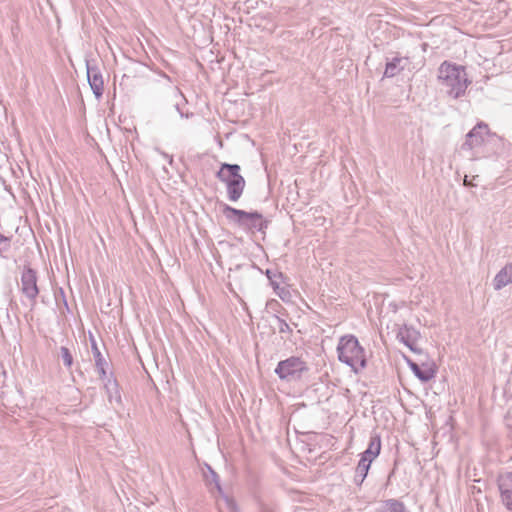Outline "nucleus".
<instances>
[{"label": "nucleus", "instance_id": "nucleus-1", "mask_svg": "<svg viewBox=\"0 0 512 512\" xmlns=\"http://www.w3.org/2000/svg\"><path fill=\"white\" fill-rule=\"evenodd\" d=\"M438 80L442 89L452 98L457 99L464 95L468 80L464 69L443 62L439 68Z\"/></svg>", "mask_w": 512, "mask_h": 512}, {"label": "nucleus", "instance_id": "nucleus-2", "mask_svg": "<svg viewBox=\"0 0 512 512\" xmlns=\"http://www.w3.org/2000/svg\"><path fill=\"white\" fill-rule=\"evenodd\" d=\"M222 213L228 222L251 233L264 232L269 224V221L264 219L263 215L257 211L247 212L224 204Z\"/></svg>", "mask_w": 512, "mask_h": 512}, {"label": "nucleus", "instance_id": "nucleus-3", "mask_svg": "<svg viewBox=\"0 0 512 512\" xmlns=\"http://www.w3.org/2000/svg\"><path fill=\"white\" fill-rule=\"evenodd\" d=\"M337 352L338 359L351 367L354 372L358 373L366 367L365 351L355 336L345 335L341 337L337 346Z\"/></svg>", "mask_w": 512, "mask_h": 512}, {"label": "nucleus", "instance_id": "nucleus-4", "mask_svg": "<svg viewBox=\"0 0 512 512\" xmlns=\"http://www.w3.org/2000/svg\"><path fill=\"white\" fill-rule=\"evenodd\" d=\"M241 167L238 164L222 163L216 172V178L225 184L227 198L237 202L243 195L246 181L240 174Z\"/></svg>", "mask_w": 512, "mask_h": 512}, {"label": "nucleus", "instance_id": "nucleus-5", "mask_svg": "<svg viewBox=\"0 0 512 512\" xmlns=\"http://www.w3.org/2000/svg\"><path fill=\"white\" fill-rule=\"evenodd\" d=\"M308 371V366L300 357L291 356L278 363L275 373L281 380L287 382L298 381L303 373Z\"/></svg>", "mask_w": 512, "mask_h": 512}, {"label": "nucleus", "instance_id": "nucleus-6", "mask_svg": "<svg viewBox=\"0 0 512 512\" xmlns=\"http://www.w3.org/2000/svg\"><path fill=\"white\" fill-rule=\"evenodd\" d=\"M37 281L38 277L36 270L29 266H24L21 273L20 290L22 294L29 300L31 308L36 305V299L39 295Z\"/></svg>", "mask_w": 512, "mask_h": 512}, {"label": "nucleus", "instance_id": "nucleus-7", "mask_svg": "<svg viewBox=\"0 0 512 512\" xmlns=\"http://www.w3.org/2000/svg\"><path fill=\"white\" fill-rule=\"evenodd\" d=\"M397 339L405 344L412 352L421 353L422 350L417 346V342L420 338V332L413 326L403 324L398 327Z\"/></svg>", "mask_w": 512, "mask_h": 512}, {"label": "nucleus", "instance_id": "nucleus-8", "mask_svg": "<svg viewBox=\"0 0 512 512\" xmlns=\"http://www.w3.org/2000/svg\"><path fill=\"white\" fill-rule=\"evenodd\" d=\"M489 134V127L487 124L480 122L466 135V140L462 145L463 149L472 150L476 147L481 146L485 138Z\"/></svg>", "mask_w": 512, "mask_h": 512}, {"label": "nucleus", "instance_id": "nucleus-9", "mask_svg": "<svg viewBox=\"0 0 512 512\" xmlns=\"http://www.w3.org/2000/svg\"><path fill=\"white\" fill-rule=\"evenodd\" d=\"M87 79L97 99H100L104 92V81L102 74L97 65L92 64L90 61L86 62Z\"/></svg>", "mask_w": 512, "mask_h": 512}, {"label": "nucleus", "instance_id": "nucleus-10", "mask_svg": "<svg viewBox=\"0 0 512 512\" xmlns=\"http://www.w3.org/2000/svg\"><path fill=\"white\" fill-rule=\"evenodd\" d=\"M498 488L502 503L508 510L512 511V471L499 478Z\"/></svg>", "mask_w": 512, "mask_h": 512}, {"label": "nucleus", "instance_id": "nucleus-11", "mask_svg": "<svg viewBox=\"0 0 512 512\" xmlns=\"http://www.w3.org/2000/svg\"><path fill=\"white\" fill-rule=\"evenodd\" d=\"M408 57L395 56L391 60H387L384 76L391 78L398 75L408 65Z\"/></svg>", "mask_w": 512, "mask_h": 512}, {"label": "nucleus", "instance_id": "nucleus-12", "mask_svg": "<svg viewBox=\"0 0 512 512\" xmlns=\"http://www.w3.org/2000/svg\"><path fill=\"white\" fill-rule=\"evenodd\" d=\"M512 283V262L506 264L494 277L493 287L495 290H501Z\"/></svg>", "mask_w": 512, "mask_h": 512}, {"label": "nucleus", "instance_id": "nucleus-13", "mask_svg": "<svg viewBox=\"0 0 512 512\" xmlns=\"http://www.w3.org/2000/svg\"><path fill=\"white\" fill-rule=\"evenodd\" d=\"M405 359L407 361L408 366L413 371L414 375L422 382H428L432 378H434L436 371L431 366L425 365L424 367H421L412 360L408 358Z\"/></svg>", "mask_w": 512, "mask_h": 512}, {"label": "nucleus", "instance_id": "nucleus-14", "mask_svg": "<svg viewBox=\"0 0 512 512\" xmlns=\"http://www.w3.org/2000/svg\"><path fill=\"white\" fill-rule=\"evenodd\" d=\"M92 352L95 360V366L96 370L99 374V377L101 380L105 381L107 378L105 366L107 365L106 360L102 356L99 348L97 347V344L95 341L92 342Z\"/></svg>", "mask_w": 512, "mask_h": 512}, {"label": "nucleus", "instance_id": "nucleus-15", "mask_svg": "<svg viewBox=\"0 0 512 512\" xmlns=\"http://www.w3.org/2000/svg\"><path fill=\"white\" fill-rule=\"evenodd\" d=\"M370 466L371 464H369L368 461L366 462L365 458H360L354 475V483L357 486L362 485L363 481L367 477Z\"/></svg>", "mask_w": 512, "mask_h": 512}, {"label": "nucleus", "instance_id": "nucleus-16", "mask_svg": "<svg viewBox=\"0 0 512 512\" xmlns=\"http://www.w3.org/2000/svg\"><path fill=\"white\" fill-rule=\"evenodd\" d=\"M104 387L106 389L108 400L110 403L113 401L120 404L121 403V394L118 389V384L115 379H107L104 383Z\"/></svg>", "mask_w": 512, "mask_h": 512}, {"label": "nucleus", "instance_id": "nucleus-17", "mask_svg": "<svg viewBox=\"0 0 512 512\" xmlns=\"http://www.w3.org/2000/svg\"><path fill=\"white\" fill-rule=\"evenodd\" d=\"M380 512H409L405 505L395 499L387 500L385 506Z\"/></svg>", "mask_w": 512, "mask_h": 512}, {"label": "nucleus", "instance_id": "nucleus-18", "mask_svg": "<svg viewBox=\"0 0 512 512\" xmlns=\"http://www.w3.org/2000/svg\"><path fill=\"white\" fill-rule=\"evenodd\" d=\"M266 276L269 279L270 284H271V286L273 287L274 290L280 289V284H281V281H282V278H283L282 273L277 272V271H272L270 269H267L266 270Z\"/></svg>", "mask_w": 512, "mask_h": 512}, {"label": "nucleus", "instance_id": "nucleus-19", "mask_svg": "<svg viewBox=\"0 0 512 512\" xmlns=\"http://www.w3.org/2000/svg\"><path fill=\"white\" fill-rule=\"evenodd\" d=\"M222 500L223 506L220 507V512H239L237 503L233 498L225 495Z\"/></svg>", "mask_w": 512, "mask_h": 512}, {"label": "nucleus", "instance_id": "nucleus-20", "mask_svg": "<svg viewBox=\"0 0 512 512\" xmlns=\"http://www.w3.org/2000/svg\"><path fill=\"white\" fill-rule=\"evenodd\" d=\"M204 476L208 484L214 483L218 491H221L219 476L210 466H208L207 472L204 473Z\"/></svg>", "mask_w": 512, "mask_h": 512}, {"label": "nucleus", "instance_id": "nucleus-21", "mask_svg": "<svg viewBox=\"0 0 512 512\" xmlns=\"http://www.w3.org/2000/svg\"><path fill=\"white\" fill-rule=\"evenodd\" d=\"M59 357L62 359L63 364L67 368H71V366L73 364V356H72L70 350L67 347L62 346L60 348Z\"/></svg>", "mask_w": 512, "mask_h": 512}, {"label": "nucleus", "instance_id": "nucleus-22", "mask_svg": "<svg viewBox=\"0 0 512 512\" xmlns=\"http://www.w3.org/2000/svg\"><path fill=\"white\" fill-rule=\"evenodd\" d=\"M370 452L376 453L379 455L381 450V438L379 435H374L370 438L367 449Z\"/></svg>", "mask_w": 512, "mask_h": 512}, {"label": "nucleus", "instance_id": "nucleus-23", "mask_svg": "<svg viewBox=\"0 0 512 512\" xmlns=\"http://www.w3.org/2000/svg\"><path fill=\"white\" fill-rule=\"evenodd\" d=\"M275 319L277 321V328L280 333L286 334L292 332V329L290 328L289 324L284 319L278 316H275Z\"/></svg>", "mask_w": 512, "mask_h": 512}, {"label": "nucleus", "instance_id": "nucleus-24", "mask_svg": "<svg viewBox=\"0 0 512 512\" xmlns=\"http://www.w3.org/2000/svg\"><path fill=\"white\" fill-rule=\"evenodd\" d=\"M10 249V239L3 234H0V256L4 257L2 253Z\"/></svg>", "mask_w": 512, "mask_h": 512}, {"label": "nucleus", "instance_id": "nucleus-25", "mask_svg": "<svg viewBox=\"0 0 512 512\" xmlns=\"http://www.w3.org/2000/svg\"><path fill=\"white\" fill-rule=\"evenodd\" d=\"M378 456V454L370 452L368 450H365L363 453H361L360 458H365L366 462L368 461L369 464L373 462V460Z\"/></svg>", "mask_w": 512, "mask_h": 512}, {"label": "nucleus", "instance_id": "nucleus-26", "mask_svg": "<svg viewBox=\"0 0 512 512\" xmlns=\"http://www.w3.org/2000/svg\"><path fill=\"white\" fill-rule=\"evenodd\" d=\"M275 293L282 299V300H287V298L289 297V291L284 288V287H280V289L278 290H274Z\"/></svg>", "mask_w": 512, "mask_h": 512}, {"label": "nucleus", "instance_id": "nucleus-27", "mask_svg": "<svg viewBox=\"0 0 512 512\" xmlns=\"http://www.w3.org/2000/svg\"><path fill=\"white\" fill-rule=\"evenodd\" d=\"M260 512H275V509L267 504L260 505Z\"/></svg>", "mask_w": 512, "mask_h": 512}, {"label": "nucleus", "instance_id": "nucleus-28", "mask_svg": "<svg viewBox=\"0 0 512 512\" xmlns=\"http://www.w3.org/2000/svg\"><path fill=\"white\" fill-rule=\"evenodd\" d=\"M463 184H464V186H466V187H473V186H476V184H474L472 180H469V179H468V176H465L464 181H463Z\"/></svg>", "mask_w": 512, "mask_h": 512}, {"label": "nucleus", "instance_id": "nucleus-29", "mask_svg": "<svg viewBox=\"0 0 512 512\" xmlns=\"http://www.w3.org/2000/svg\"><path fill=\"white\" fill-rule=\"evenodd\" d=\"M171 92L173 95L175 96H180V97H183V94L181 93V91L178 89V88H172L171 89Z\"/></svg>", "mask_w": 512, "mask_h": 512}]
</instances>
